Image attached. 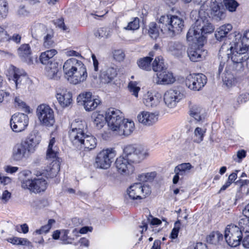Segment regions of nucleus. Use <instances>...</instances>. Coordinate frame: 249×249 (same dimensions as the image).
I'll return each mask as SVG.
<instances>
[{"label":"nucleus","instance_id":"11","mask_svg":"<svg viewBox=\"0 0 249 249\" xmlns=\"http://www.w3.org/2000/svg\"><path fill=\"white\" fill-rule=\"evenodd\" d=\"M29 124L28 116L22 113H17L12 116L10 125L13 131L19 132L25 130Z\"/></svg>","mask_w":249,"mask_h":249},{"label":"nucleus","instance_id":"24","mask_svg":"<svg viewBox=\"0 0 249 249\" xmlns=\"http://www.w3.org/2000/svg\"><path fill=\"white\" fill-rule=\"evenodd\" d=\"M40 141L41 137L38 134L31 133L26 140L22 142L31 152H33L35 147L39 144Z\"/></svg>","mask_w":249,"mask_h":249},{"label":"nucleus","instance_id":"23","mask_svg":"<svg viewBox=\"0 0 249 249\" xmlns=\"http://www.w3.org/2000/svg\"><path fill=\"white\" fill-rule=\"evenodd\" d=\"M87 132H69V138L72 145L79 150H81L83 142L87 134Z\"/></svg>","mask_w":249,"mask_h":249},{"label":"nucleus","instance_id":"3","mask_svg":"<svg viewBox=\"0 0 249 249\" xmlns=\"http://www.w3.org/2000/svg\"><path fill=\"white\" fill-rule=\"evenodd\" d=\"M159 24H161L162 30L171 37L179 34L184 27L183 19L176 15H166L160 17Z\"/></svg>","mask_w":249,"mask_h":249},{"label":"nucleus","instance_id":"9","mask_svg":"<svg viewBox=\"0 0 249 249\" xmlns=\"http://www.w3.org/2000/svg\"><path fill=\"white\" fill-rule=\"evenodd\" d=\"M124 119L122 113L114 108H109L106 111V122L112 131H117L119 129Z\"/></svg>","mask_w":249,"mask_h":249},{"label":"nucleus","instance_id":"34","mask_svg":"<svg viewBox=\"0 0 249 249\" xmlns=\"http://www.w3.org/2000/svg\"><path fill=\"white\" fill-rule=\"evenodd\" d=\"M183 95V94H178V96L175 94H164V103L169 107H174Z\"/></svg>","mask_w":249,"mask_h":249},{"label":"nucleus","instance_id":"48","mask_svg":"<svg viewBox=\"0 0 249 249\" xmlns=\"http://www.w3.org/2000/svg\"><path fill=\"white\" fill-rule=\"evenodd\" d=\"M238 226L241 231L244 232V234L247 233L249 228V217L244 216V217L239 221Z\"/></svg>","mask_w":249,"mask_h":249},{"label":"nucleus","instance_id":"36","mask_svg":"<svg viewBox=\"0 0 249 249\" xmlns=\"http://www.w3.org/2000/svg\"><path fill=\"white\" fill-rule=\"evenodd\" d=\"M152 69L154 71L160 73L166 71V67L163 59L160 56L156 57L152 63Z\"/></svg>","mask_w":249,"mask_h":249},{"label":"nucleus","instance_id":"47","mask_svg":"<svg viewBox=\"0 0 249 249\" xmlns=\"http://www.w3.org/2000/svg\"><path fill=\"white\" fill-rule=\"evenodd\" d=\"M8 242L17 245H23L28 246L30 245V242L26 238H18L17 237L9 238L7 239Z\"/></svg>","mask_w":249,"mask_h":249},{"label":"nucleus","instance_id":"41","mask_svg":"<svg viewBox=\"0 0 249 249\" xmlns=\"http://www.w3.org/2000/svg\"><path fill=\"white\" fill-rule=\"evenodd\" d=\"M87 129V125L85 123L82 121H73L71 123L70 126L69 132H84Z\"/></svg>","mask_w":249,"mask_h":249},{"label":"nucleus","instance_id":"1","mask_svg":"<svg viewBox=\"0 0 249 249\" xmlns=\"http://www.w3.org/2000/svg\"><path fill=\"white\" fill-rule=\"evenodd\" d=\"M208 7L204 4L200 6L198 18L187 34L186 38L188 41H197L200 44L205 39V34L213 32L214 27L211 23V18L209 16L210 10Z\"/></svg>","mask_w":249,"mask_h":249},{"label":"nucleus","instance_id":"16","mask_svg":"<svg viewBox=\"0 0 249 249\" xmlns=\"http://www.w3.org/2000/svg\"><path fill=\"white\" fill-rule=\"evenodd\" d=\"M47 185L46 180L41 178H35L33 180H23L22 183V187L24 189H28L35 193H40L46 189Z\"/></svg>","mask_w":249,"mask_h":249},{"label":"nucleus","instance_id":"15","mask_svg":"<svg viewBox=\"0 0 249 249\" xmlns=\"http://www.w3.org/2000/svg\"><path fill=\"white\" fill-rule=\"evenodd\" d=\"M113 157L114 153L111 150H103L97 154L95 166L101 169H107L110 167Z\"/></svg>","mask_w":249,"mask_h":249},{"label":"nucleus","instance_id":"63","mask_svg":"<svg viewBox=\"0 0 249 249\" xmlns=\"http://www.w3.org/2000/svg\"><path fill=\"white\" fill-rule=\"evenodd\" d=\"M21 36L18 34H14L12 36H10L7 39L12 40L16 43H19L21 41Z\"/></svg>","mask_w":249,"mask_h":249},{"label":"nucleus","instance_id":"38","mask_svg":"<svg viewBox=\"0 0 249 249\" xmlns=\"http://www.w3.org/2000/svg\"><path fill=\"white\" fill-rule=\"evenodd\" d=\"M193 168V166L190 163H183L176 166L174 169V172H178L180 175V176L183 177L189 173L190 170Z\"/></svg>","mask_w":249,"mask_h":249},{"label":"nucleus","instance_id":"55","mask_svg":"<svg viewBox=\"0 0 249 249\" xmlns=\"http://www.w3.org/2000/svg\"><path fill=\"white\" fill-rule=\"evenodd\" d=\"M156 176L155 172L148 173L145 175H140L138 176V178L140 181H146L148 180H152Z\"/></svg>","mask_w":249,"mask_h":249},{"label":"nucleus","instance_id":"59","mask_svg":"<svg viewBox=\"0 0 249 249\" xmlns=\"http://www.w3.org/2000/svg\"><path fill=\"white\" fill-rule=\"evenodd\" d=\"M225 9L222 7L220 10L217 11V12H214L211 14L214 17L216 18V19L221 20L224 18L225 13L224 12Z\"/></svg>","mask_w":249,"mask_h":249},{"label":"nucleus","instance_id":"61","mask_svg":"<svg viewBox=\"0 0 249 249\" xmlns=\"http://www.w3.org/2000/svg\"><path fill=\"white\" fill-rule=\"evenodd\" d=\"M11 197V194L7 190H5L2 193L1 199L4 203H6Z\"/></svg>","mask_w":249,"mask_h":249},{"label":"nucleus","instance_id":"21","mask_svg":"<svg viewBox=\"0 0 249 249\" xmlns=\"http://www.w3.org/2000/svg\"><path fill=\"white\" fill-rule=\"evenodd\" d=\"M18 53L20 59L28 65L33 64L31 57L32 51L28 44H22L18 49Z\"/></svg>","mask_w":249,"mask_h":249},{"label":"nucleus","instance_id":"56","mask_svg":"<svg viewBox=\"0 0 249 249\" xmlns=\"http://www.w3.org/2000/svg\"><path fill=\"white\" fill-rule=\"evenodd\" d=\"M128 88L129 91L133 93H138L140 90V88L137 86V83L135 81H130L128 84Z\"/></svg>","mask_w":249,"mask_h":249},{"label":"nucleus","instance_id":"53","mask_svg":"<svg viewBox=\"0 0 249 249\" xmlns=\"http://www.w3.org/2000/svg\"><path fill=\"white\" fill-rule=\"evenodd\" d=\"M140 20L138 18H135L133 20L129 22L127 26L124 27L126 30H136L139 28Z\"/></svg>","mask_w":249,"mask_h":249},{"label":"nucleus","instance_id":"62","mask_svg":"<svg viewBox=\"0 0 249 249\" xmlns=\"http://www.w3.org/2000/svg\"><path fill=\"white\" fill-rule=\"evenodd\" d=\"M249 100V94H239L237 98V102L239 103H245Z\"/></svg>","mask_w":249,"mask_h":249},{"label":"nucleus","instance_id":"10","mask_svg":"<svg viewBox=\"0 0 249 249\" xmlns=\"http://www.w3.org/2000/svg\"><path fill=\"white\" fill-rule=\"evenodd\" d=\"M227 55L228 60L231 58L232 62V69L233 71L237 72L243 71V62L246 61L247 59L245 58V53H241L240 51L234 49L231 50V48H229L227 50Z\"/></svg>","mask_w":249,"mask_h":249},{"label":"nucleus","instance_id":"35","mask_svg":"<svg viewBox=\"0 0 249 249\" xmlns=\"http://www.w3.org/2000/svg\"><path fill=\"white\" fill-rule=\"evenodd\" d=\"M168 49L174 55H179L185 50L182 44L178 41H171L168 44Z\"/></svg>","mask_w":249,"mask_h":249},{"label":"nucleus","instance_id":"57","mask_svg":"<svg viewBox=\"0 0 249 249\" xmlns=\"http://www.w3.org/2000/svg\"><path fill=\"white\" fill-rule=\"evenodd\" d=\"M16 230L19 233H27L29 231V227L27 224L24 223L20 225H17Z\"/></svg>","mask_w":249,"mask_h":249},{"label":"nucleus","instance_id":"49","mask_svg":"<svg viewBox=\"0 0 249 249\" xmlns=\"http://www.w3.org/2000/svg\"><path fill=\"white\" fill-rule=\"evenodd\" d=\"M94 35L96 37H105L107 38L110 35V30L105 27L99 28L97 31H96L94 33Z\"/></svg>","mask_w":249,"mask_h":249},{"label":"nucleus","instance_id":"32","mask_svg":"<svg viewBox=\"0 0 249 249\" xmlns=\"http://www.w3.org/2000/svg\"><path fill=\"white\" fill-rule=\"evenodd\" d=\"M57 53V51L55 49H51L42 53L39 56L40 62L42 64L48 65L53 62L52 59Z\"/></svg>","mask_w":249,"mask_h":249},{"label":"nucleus","instance_id":"13","mask_svg":"<svg viewBox=\"0 0 249 249\" xmlns=\"http://www.w3.org/2000/svg\"><path fill=\"white\" fill-rule=\"evenodd\" d=\"M206 76L202 73L190 74L186 78V85L190 89L199 91L207 83Z\"/></svg>","mask_w":249,"mask_h":249},{"label":"nucleus","instance_id":"39","mask_svg":"<svg viewBox=\"0 0 249 249\" xmlns=\"http://www.w3.org/2000/svg\"><path fill=\"white\" fill-rule=\"evenodd\" d=\"M152 60L153 58L151 57L146 56L139 59L137 63L140 69L145 71H150L151 70V63Z\"/></svg>","mask_w":249,"mask_h":249},{"label":"nucleus","instance_id":"7","mask_svg":"<svg viewBox=\"0 0 249 249\" xmlns=\"http://www.w3.org/2000/svg\"><path fill=\"white\" fill-rule=\"evenodd\" d=\"M11 75L9 78L11 83L14 84L17 89H24L30 80L25 72L18 68L11 65L10 67Z\"/></svg>","mask_w":249,"mask_h":249},{"label":"nucleus","instance_id":"19","mask_svg":"<svg viewBox=\"0 0 249 249\" xmlns=\"http://www.w3.org/2000/svg\"><path fill=\"white\" fill-rule=\"evenodd\" d=\"M159 113L143 111L138 116V120L140 123L145 125L150 126L155 124L158 120Z\"/></svg>","mask_w":249,"mask_h":249},{"label":"nucleus","instance_id":"45","mask_svg":"<svg viewBox=\"0 0 249 249\" xmlns=\"http://www.w3.org/2000/svg\"><path fill=\"white\" fill-rule=\"evenodd\" d=\"M9 13V4L7 0H0V19L5 18Z\"/></svg>","mask_w":249,"mask_h":249},{"label":"nucleus","instance_id":"58","mask_svg":"<svg viewBox=\"0 0 249 249\" xmlns=\"http://www.w3.org/2000/svg\"><path fill=\"white\" fill-rule=\"evenodd\" d=\"M124 56L125 55L124 53L121 50L115 51L113 54L114 59L118 61H123L124 59Z\"/></svg>","mask_w":249,"mask_h":249},{"label":"nucleus","instance_id":"14","mask_svg":"<svg viewBox=\"0 0 249 249\" xmlns=\"http://www.w3.org/2000/svg\"><path fill=\"white\" fill-rule=\"evenodd\" d=\"M145 154L143 153L135 145L129 144L124 147L122 156L131 162L138 163L145 158Z\"/></svg>","mask_w":249,"mask_h":249},{"label":"nucleus","instance_id":"30","mask_svg":"<svg viewBox=\"0 0 249 249\" xmlns=\"http://www.w3.org/2000/svg\"><path fill=\"white\" fill-rule=\"evenodd\" d=\"M157 75L158 79L156 83L157 84L167 85L173 83L175 81L172 73L167 71L157 73Z\"/></svg>","mask_w":249,"mask_h":249},{"label":"nucleus","instance_id":"54","mask_svg":"<svg viewBox=\"0 0 249 249\" xmlns=\"http://www.w3.org/2000/svg\"><path fill=\"white\" fill-rule=\"evenodd\" d=\"M15 102L17 104L18 107L22 108L23 110L26 113H30V107L28 106L26 103L22 101L18 97H16L15 98Z\"/></svg>","mask_w":249,"mask_h":249},{"label":"nucleus","instance_id":"29","mask_svg":"<svg viewBox=\"0 0 249 249\" xmlns=\"http://www.w3.org/2000/svg\"><path fill=\"white\" fill-rule=\"evenodd\" d=\"M83 141L81 150L90 151L94 149L97 145V139L89 133H87Z\"/></svg>","mask_w":249,"mask_h":249},{"label":"nucleus","instance_id":"60","mask_svg":"<svg viewBox=\"0 0 249 249\" xmlns=\"http://www.w3.org/2000/svg\"><path fill=\"white\" fill-rule=\"evenodd\" d=\"M18 14L20 17L27 16L29 14V11L26 9L24 5L19 6L18 10Z\"/></svg>","mask_w":249,"mask_h":249},{"label":"nucleus","instance_id":"4","mask_svg":"<svg viewBox=\"0 0 249 249\" xmlns=\"http://www.w3.org/2000/svg\"><path fill=\"white\" fill-rule=\"evenodd\" d=\"M36 114L41 125L50 127L54 124V111L48 105L42 104L39 105L36 108Z\"/></svg>","mask_w":249,"mask_h":249},{"label":"nucleus","instance_id":"40","mask_svg":"<svg viewBox=\"0 0 249 249\" xmlns=\"http://www.w3.org/2000/svg\"><path fill=\"white\" fill-rule=\"evenodd\" d=\"M56 98L62 107H68L72 101V94H56Z\"/></svg>","mask_w":249,"mask_h":249},{"label":"nucleus","instance_id":"64","mask_svg":"<svg viewBox=\"0 0 249 249\" xmlns=\"http://www.w3.org/2000/svg\"><path fill=\"white\" fill-rule=\"evenodd\" d=\"M242 240V245L246 248H249V234L244 235Z\"/></svg>","mask_w":249,"mask_h":249},{"label":"nucleus","instance_id":"28","mask_svg":"<svg viewBox=\"0 0 249 249\" xmlns=\"http://www.w3.org/2000/svg\"><path fill=\"white\" fill-rule=\"evenodd\" d=\"M58 64L55 62H51L45 68V74L50 79L58 80L60 78L58 75Z\"/></svg>","mask_w":249,"mask_h":249},{"label":"nucleus","instance_id":"20","mask_svg":"<svg viewBox=\"0 0 249 249\" xmlns=\"http://www.w3.org/2000/svg\"><path fill=\"white\" fill-rule=\"evenodd\" d=\"M31 152L21 142L17 144L13 148L12 157L14 160L19 161L28 156Z\"/></svg>","mask_w":249,"mask_h":249},{"label":"nucleus","instance_id":"8","mask_svg":"<svg viewBox=\"0 0 249 249\" xmlns=\"http://www.w3.org/2000/svg\"><path fill=\"white\" fill-rule=\"evenodd\" d=\"M151 193L148 186L136 183L131 185L127 190L129 197L132 200H141L145 198Z\"/></svg>","mask_w":249,"mask_h":249},{"label":"nucleus","instance_id":"42","mask_svg":"<svg viewBox=\"0 0 249 249\" xmlns=\"http://www.w3.org/2000/svg\"><path fill=\"white\" fill-rule=\"evenodd\" d=\"M55 142V140L54 138H53L50 140L48 149L46 152V159L58 158V152L56 150L53 149V146Z\"/></svg>","mask_w":249,"mask_h":249},{"label":"nucleus","instance_id":"31","mask_svg":"<svg viewBox=\"0 0 249 249\" xmlns=\"http://www.w3.org/2000/svg\"><path fill=\"white\" fill-rule=\"evenodd\" d=\"M232 26L230 24L223 25L217 29L215 32V37L217 40L222 41L225 38L229 32L231 30Z\"/></svg>","mask_w":249,"mask_h":249},{"label":"nucleus","instance_id":"17","mask_svg":"<svg viewBox=\"0 0 249 249\" xmlns=\"http://www.w3.org/2000/svg\"><path fill=\"white\" fill-rule=\"evenodd\" d=\"M77 101L79 105L83 106L87 111L93 110L101 103L99 99L93 98L92 94H78Z\"/></svg>","mask_w":249,"mask_h":249},{"label":"nucleus","instance_id":"2","mask_svg":"<svg viewBox=\"0 0 249 249\" xmlns=\"http://www.w3.org/2000/svg\"><path fill=\"white\" fill-rule=\"evenodd\" d=\"M63 71L68 80L76 85L86 80L88 76L84 64L75 58L67 60L63 65Z\"/></svg>","mask_w":249,"mask_h":249},{"label":"nucleus","instance_id":"44","mask_svg":"<svg viewBox=\"0 0 249 249\" xmlns=\"http://www.w3.org/2000/svg\"><path fill=\"white\" fill-rule=\"evenodd\" d=\"M55 220L52 219H49L48 224L42 226L40 229L36 230L34 232V236L46 234L49 231L51 228L52 223H54Z\"/></svg>","mask_w":249,"mask_h":249},{"label":"nucleus","instance_id":"22","mask_svg":"<svg viewBox=\"0 0 249 249\" xmlns=\"http://www.w3.org/2000/svg\"><path fill=\"white\" fill-rule=\"evenodd\" d=\"M135 124L133 121L128 119L124 120L117 131L120 135L128 136L130 135L135 129Z\"/></svg>","mask_w":249,"mask_h":249},{"label":"nucleus","instance_id":"37","mask_svg":"<svg viewBox=\"0 0 249 249\" xmlns=\"http://www.w3.org/2000/svg\"><path fill=\"white\" fill-rule=\"evenodd\" d=\"M92 118L93 119V124L98 129H101L107 123L106 115L104 116L103 114L93 113Z\"/></svg>","mask_w":249,"mask_h":249},{"label":"nucleus","instance_id":"27","mask_svg":"<svg viewBox=\"0 0 249 249\" xmlns=\"http://www.w3.org/2000/svg\"><path fill=\"white\" fill-rule=\"evenodd\" d=\"M117 75L116 69L109 67L106 70L101 71L100 78L102 83L106 84L111 82Z\"/></svg>","mask_w":249,"mask_h":249},{"label":"nucleus","instance_id":"5","mask_svg":"<svg viewBox=\"0 0 249 249\" xmlns=\"http://www.w3.org/2000/svg\"><path fill=\"white\" fill-rule=\"evenodd\" d=\"M243 233L237 225H228L225 230V240L230 246L236 247L240 245L244 236Z\"/></svg>","mask_w":249,"mask_h":249},{"label":"nucleus","instance_id":"33","mask_svg":"<svg viewBox=\"0 0 249 249\" xmlns=\"http://www.w3.org/2000/svg\"><path fill=\"white\" fill-rule=\"evenodd\" d=\"M162 24H159V26L155 22H151L149 25L148 34L150 37L156 39L159 36L160 34V31L164 33L165 32L164 30L161 29Z\"/></svg>","mask_w":249,"mask_h":249},{"label":"nucleus","instance_id":"18","mask_svg":"<svg viewBox=\"0 0 249 249\" xmlns=\"http://www.w3.org/2000/svg\"><path fill=\"white\" fill-rule=\"evenodd\" d=\"M192 44L187 50L188 56L190 59L193 62H197L202 60L207 55V52L206 50L202 49V47H200L196 43Z\"/></svg>","mask_w":249,"mask_h":249},{"label":"nucleus","instance_id":"6","mask_svg":"<svg viewBox=\"0 0 249 249\" xmlns=\"http://www.w3.org/2000/svg\"><path fill=\"white\" fill-rule=\"evenodd\" d=\"M230 45L231 50L234 49L240 51L241 53L249 52V29L235 35Z\"/></svg>","mask_w":249,"mask_h":249},{"label":"nucleus","instance_id":"46","mask_svg":"<svg viewBox=\"0 0 249 249\" xmlns=\"http://www.w3.org/2000/svg\"><path fill=\"white\" fill-rule=\"evenodd\" d=\"M53 34L52 31L48 32L44 36L43 45L46 48H51L54 46V42L53 40Z\"/></svg>","mask_w":249,"mask_h":249},{"label":"nucleus","instance_id":"26","mask_svg":"<svg viewBox=\"0 0 249 249\" xmlns=\"http://www.w3.org/2000/svg\"><path fill=\"white\" fill-rule=\"evenodd\" d=\"M189 114L196 122H200L206 116L205 110L197 105L190 107Z\"/></svg>","mask_w":249,"mask_h":249},{"label":"nucleus","instance_id":"52","mask_svg":"<svg viewBox=\"0 0 249 249\" xmlns=\"http://www.w3.org/2000/svg\"><path fill=\"white\" fill-rule=\"evenodd\" d=\"M181 222L179 220H178L174 223V227L172 229L170 233V237L172 239H176L178 234V232L180 228Z\"/></svg>","mask_w":249,"mask_h":249},{"label":"nucleus","instance_id":"50","mask_svg":"<svg viewBox=\"0 0 249 249\" xmlns=\"http://www.w3.org/2000/svg\"><path fill=\"white\" fill-rule=\"evenodd\" d=\"M224 3L226 9L230 12L235 11L239 5L235 0H224Z\"/></svg>","mask_w":249,"mask_h":249},{"label":"nucleus","instance_id":"25","mask_svg":"<svg viewBox=\"0 0 249 249\" xmlns=\"http://www.w3.org/2000/svg\"><path fill=\"white\" fill-rule=\"evenodd\" d=\"M48 161L51 162L50 165L47 167L46 169V176L47 178H53L55 177L58 173L59 169V161L58 158L55 159H47Z\"/></svg>","mask_w":249,"mask_h":249},{"label":"nucleus","instance_id":"12","mask_svg":"<svg viewBox=\"0 0 249 249\" xmlns=\"http://www.w3.org/2000/svg\"><path fill=\"white\" fill-rule=\"evenodd\" d=\"M131 162L124 156H121L116 160L115 164L119 174L125 176H129L134 173L135 167Z\"/></svg>","mask_w":249,"mask_h":249},{"label":"nucleus","instance_id":"51","mask_svg":"<svg viewBox=\"0 0 249 249\" xmlns=\"http://www.w3.org/2000/svg\"><path fill=\"white\" fill-rule=\"evenodd\" d=\"M205 132L203 129L199 127H196L194 131L195 137L194 141L196 143H200L203 140L204 133Z\"/></svg>","mask_w":249,"mask_h":249},{"label":"nucleus","instance_id":"43","mask_svg":"<svg viewBox=\"0 0 249 249\" xmlns=\"http://www.w3.org/2000/svg\"><path fill=\"white\" fill-rule=\"evenodd\" d=\"M143 102L145 105L148 107L156 106L159 103L158 98L153 94H144Z\"/></svg>","mask_w":249,"mask_h":249}]
</instances>
